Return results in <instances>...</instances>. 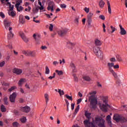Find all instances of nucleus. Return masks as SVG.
Here are the masks:
<instances>
[{
  "mask_svg": "<svg viewBox=\"0 0 127 127\" xmlns=\"http://www.w3.org/2000/svg\"><path fill=\"white\" fill-rule=\"evenodd\" d=\"M107 5L108 7V12L109 13H112V9L111 8V4L109 1H107Z\"/></svg>",
  "mask_w": 127,
  "mask_h": 127,
  "instance_id": "aec40b11",
  "label": "nucleus"
},
{
  "mask_svg": "<svg viewBox=\"0 0 127 127\" xmlns=\"http://www.w3.org/2000/svg\"><path fill=\"white\" fill-rule=\"evenodd\" d=\"M125 4L126 5V7H127V0H125Z\"/></svg>",
  "mask_w": 127,
  "mask_h": 127,
  "instance_id": "774afa93",
  "label": "nucleus"
},
{
  "mask_svg": "<svg viewBox=\"0 0 127 127\" xmlns=\"http://www.w3.org/2000/svg\"><path fill=\"white\" fill-rule=\"evenodd\" d=\"M20 93H22V94H23L24 93V90L22 88H20Z\"/></svg>",
  "mask_w": 127,
  "mask_h": 127,
  "instance_id": "338daca9",
  "label": "nucleus"
},
{
  "mask_svg": "<svg viewBox=\"0 0 127 127\" xmlns=\"http://www.w3.org/2000/svg\"><path fill=\"white\" fill-rule=\"evenodd\" d=\"M103 102L104 104H102L101 103H98V106L103 112H105L107 113L108 112V108L110 107V105L108 104V97H104L102 99Z\"/></svg>",
  "mask_w": 127,
  "mask_h": 127,
  "instance_id": "f257e3e1",
  "label": "nucleus"
},
{
  "mask_svg": "<svg viewBox=\"0 0 127 127\" xmlns=\"http://www.w3.org/2000/svg\"><path fill=\"white\" fill-rule=\"evenodd\" d=\"M67 31L66 29H64L62 30H60L58 32V34L60 35V36H64V35H66L67 34Z\"/></svg>",
  "mask_w": 127,
  "mask_h": 127,
  "instance_id": "1a4fd4ad",
  "label": "nucleus"
},
{
  "mask_svg": "<svg viewBox=\"0 0 127 127\" xmlns=\"http://www.w3.org/2000/svg\"><path fill=\"white\" fill-rule=\"evenodd\" d=\"M75 44L71 43V42H67V47L68 48H72V47L74 46Z\"/></svg>",
  "mask_w": 127,
  "mask_h": 127,
  "instance_id": "a878e982",
  "label": "nucleus"
},
{
  "mask_svg": "<svg viewBox=\"0 0 127 127\" xmlns=\"http://www.w3.org/2000/svg\"><path fill=\"white\" fill-rule=\"evenodd\" d=\"M0 110H1V112H6V111L5 107H4L3 105H2L1 106Z\"/></svg>",
  "mask_w": 127,
  "mask_h": 127,
  "instance_id": "c85d7f7f",
  "label": "nucleus"
},
{
  "mask_svg": "<svg viewBox=\"0 0 127 127\" xmlns=\"http://www.w3.org/2000/svg\"><path fill=\"white\" fill-rule=\"evenodd\" d=\"M95 45H96V46H101V45H102V42L101 41L96 39L95 40Z\"/></svg>",
  "mask_w": 127,
  "mask_h": 127,
  "instance_id": "412c9836",
  "label": "nucleus"
},
{
  "mask_svg": "<svg viewBox=\"0 0 127 127\" xmlns=\"http://www.w3.org/2000/svg\"><path fill=\"white\" fill-rule=\"evenodd\" d=\"M23 82H24V80H23V79H20V80L19 81V82H18L19 86H22Z\"/></svg>",
  "mask_w": 127,
  "mask_h": 127,
  "instance_id": "e433bc0d",
  "label": "nucleus"
},
{
  "mask_svg": "<svg viewBox=\"0 0 127 127\" xmlns=\"http://www.w3.org/2000/svg\"><path fill=\"white\" fill-rule=\"evenodd\" d=\"M56 73H57L59 76H61V75H63V71H62V70H56Z\"/></svg>",
  "mask_w": 127,
  "mask_h": 127,
  "instance_id": "cd10ccee",
  "label": "nucleus"
},
{
  "mask_svg": "<svg viewBox=\"0 0 127 127\" xmlns=\"http://www.w3.org/2000/svg\"><path fill=\"white\" fill-rule=\"evenodd\" d=\"M16 89V86H12L10 89H8L9 92H12L14 90H15Z\"/></svg>",
  "mask_w": 127,
  "mask_h": 127,
  "instance_id": "58836bf2",
  "label": "nucleus"
},
{
  "mask_svg": "<svg viewBox=\"0 0 127 127\" xmlns=\"http://www.w3.org/2000/svg\"><path fill=\"white\" fill-rule=\"evenodd\" d=\"M75 23L76 24H78L79 23V17H76L75 21H74Z\"/></svg>",
  "mask_w": 127,
  "mask_h": 127,
  "instance_id": "37998d69",
  "label": "nucleus"
},
{
  "mask_svg": "<svg viewBox=\"0 0 127 127\" xmlns=\"http://www.w3.org/2000/svg\"><path fill=\"white\" fill-rule=\"evenodd\" d=\"M49 29H50V31H52V30L53 29V25L52 24H50Z\"/></svg>",
  "mask_w": 127,
  "mask_h": 127,
  "instance_id": "603ef678",
  "label": "nucleus"
},
{
  "mask_svg": "<svg viewBox=\"0 0 127 127\" xmlns=\"http://www.w3.org/2000/svg\"><path fill=\"white\" fill-rule=\"evenodd\" d=\"M21 111L24 112V113H29L30 111V107L27 106L22 107L21 108Z\"/></svg>",
  "mask_w": 127,
  "mask_h": 127,
  "instance_id": "9b49d317",
  "label": "nucleus"
},
{
  "mask_svg": "<svg viewBox=\"0 0 127 127\" xmlns=\"http://www.w3.org/2000/svg\"><path fill=\"white\" fill-rule=\"evenodd\" d=\"M111 62H116V58H112L110 59Z\"/></svg>",
  "mask_w": 127,
  "mask_h": 127,
  "instance_id": "4d7b16f0",
  "label": "nucleus"
},
{
  "mask_svg": "<svg viewBox=\"0 0 127 127\" xmlns=\"http://www.w3.org/2000/svg\"><path fill=\"white\" fill-rule=\"evenodd\" d=\"M45 99L46 100V104L47 105L48 104V102L49 101V96H48V94L47 93H46L45 94Z\"/></svg>",
  "mask_w": 127,
  "mask_h": 127,
  "instance_id": "b1692460",
  "label": "nucleus"
},
{
  "mask_svg": "<svg viewBox=\"0 0 127 127\" xmlns=\"http://www.w3.org/2000/svg\"><path fill=\"white\" fill-rule=\"evenodd\" d=\"M28 8H25V11H30V10H31V7L29 6L28 7Z\"/></svg>",
  "mask_w": 127,
  "mask_h": 127,
  "instance_id": "3c124183",
  "label": "nucleus"
},
{
  "mask_svg": "<svg viewBox=\"0 0 127 127\" xmlns=\"http://www.w3.org/2000/svg\"><path fill=\"white\" fill-rule=\"evenodd\" d=\"M106 119L107 121L111 120V116L110 115L107 116Z\"/></svg>",
  "mask_w": 127,
  "mask_h": 127,
  "instance_id": "0e129e2a",
  "label": "nucleus"
},
{
  "mask_svg": "<svg viewBox=\"0 0 127 127\" xmlns=\"http://www.w3.org/2000/svg\"><path fill=\"white\" fill-rule=\"evenodd\" d=\"M13 72H14L15 74H16L17 75H20V74L22 73V70L15 68L13 70Z\"/></svg>",
  "mask_w": 127,
  "mask_h": 127,
  "instance_id": "4468645a",
  "label": "nucleus"
},
{
  "mask_svg": "<svg viewBox=\"0 0 127 127\" xmlns=\"http://www.w3.org/2000/svg\"><path fill=\"white\" fill-rule=\"evenodd\" d=\"M33 37L34 39H35V40H37V37H39V35H38L37 36L36 34H34L33 35Z\"/></svg>",
  "mask_w": 127,
  "mask_h": 127,
  "instance_id": "79ce46f5",
  "label": "nucleus"
},
{
  "mask_svg": "<svg viewBox=\"0 0 127 127\" xmlns=\"http://www.w3.org/2000/svg\"><path fill=\"white\" fill-rule=\"evenodd\" d=\"M119 26L121 30L120 34H121V35H126V34H127V31L125 30V28H123L122 25H119Z\"/></svg>",
  "mask_w": 127,
  "mask_h": 127,
  "instance_id": "ddd939ff",
  "label": "nucleus"
},
{
  "mask_svg": "<svg viewBox=\"0 0 127 127\" xmlns=\"http://www.w3.org/2000/svg\"><path fill=\"white\" fill-rule=\"evenodd\" d=\"M25 86L27 89H29V90L30 89V87H29V85L27 84V83L26 84Z\"/></svg>",
  "mask_w": 127,
  "mask_h": 127,
  "instance_id": "69168bd1",
  "label": "nucleus"
},
{
  "mask_svg": "<svg viewBox=\"0 0 127 127\" xmlns=\"http://www.w3.org/2000/svg\"><path fill=\"white\" fill-rule=\"evenodd\" d=\"M99 18H100V19H102V20H105V16H104L103 15H100L99 16Z\"/></svg>",
  "mask_w": 127,
  "mask_h": 127,
  "instance_id": "09e8293b",
  "label": "nucleus"
},
{
  "mask_svg": "<svg viewBox=\"0 0 127 127\" xmlns=\"http://www.w3.org/2000/svg\"><path fill=\"white\" fill-rule=\"evenodd\" d=\"M5 65V61H2L0 62V67H2L3 66Z\"/></svg>",
  "mask_w": 127,
  "mask_h": 127,
  "instance_id": "4c0bfd02",
  "label": "nucleus"
},
{
  "mask_svg": "<svg viewBox=\"0 0 127 127\" xmlns=\"http://www.w3.org/2000/svg\"><path fill=\"white\" fill-rule=\"evenodd\" d=\"M41 49H42V50H45L46 49H47V47H46V46H42L41 47Z\"/></svg>",
  "mask_w": 127,
  "mask_h": 127,
  "instance_id": "864d4df0",
  "label": "nucleus"
},
{
  "mask_svg": "<svg viewBox=\"0 0 127 127\" xmlns=\"http://www.w3.org/2000/svg\"><path fill=\"white\" fill-rule=\"evenodd\" d=\"M9 32L8 34V39H11L12 37H13V34L12 33V28L9 27Z\"/></svg>",
  "mask_w": 127,
  "mask_h": 127,
  "instance_id": "9d476101",
  "label": "nucleus"
},
{
  "mask_svg": "<svg viewBox=\"0 0 127 127\" xmlns=\"http://www.w3.org/2000/svg\"><path fill=\"white\" fill-rule=\"evenodd\" d=\"M64 97H66V99H67L68 100H69L70 101H72L73 100L72 96H70L68 95H64Z\"/></svg>",
  "mask_w": 127,
  "mask_h": 127,
  "instance_id": "f704fd0d",
  "label": "nucleus"
},
{
  "mask_svg": "<svg viewBox=\"0 0 127 127\" xmlns=\"http://www.w3.org/2000/svg\"><path fill=\"white\" fill-rule=\"evenodd\" d=\"M8 4H10V11L8 12V14L10 16H11L12 17H14V16H15L16 15V13H15V11H13V6H12L11 7V4H10V3L8 2Z\"/></svg>",
  "mask_w": 127,
  "mask_h": 127,
  "instance_id": "423d86ee",
  "label": "nucleus"
},
{
  "mask_svg": "<svg viewBox=\"0 0 127 127\" xmlns=\"http://www.w3.org/2000/svg\"><path fill=\"white\" fill-rule=\"evenodd\" d=\"M54 7V5L52 3H50L48 5V6L47 7L48 10H50L52 12H53L54 11V9H53V7Z\"/></svg>",
  "mask_w": 127,
  "mask_h": 127,
  "instance_id": "dca6fc26",
  "label": "nucleus"
},
{
  "mask_svg": "<svg viewBox=\"0 0 127 127\" xmlns=\"http://www.w3.org/2000/svg\"><path fill=\"white\" fill-rule=\"evenodd\" d=\"M113 67L114 68V69H119V68H120V65H119V64H117L113 66Z\"/></svg>",
  "mask_w": 127,
  "mask_h": 127,
  "instance_id": "5fc2aeb1",
  "label": "nucleus"
},
{
  "mask_svg": "<svg viewBox=\"0 0 127 127\" xmlns=\"http://www.w3.org/2000/svg\"><path fill=\"white\" fill-rule=\"evenodd\" d=\"M61 7L62 8H66V5L64 4H61Z\"/></svg>",
  "mask_w": 127,
  "mask_h": 127,
  "instance_id": "13d9d810",
  "label": "nucleus"
},
{
  "mask_svg": "<svg viewBox=\"0 0 127 127\" xmlns=\"http://www.w3.org/2000/svg\"><path fill=\"white\" fill-rule=\"evenodd\" d=\"M71 107L72 111H73L74 110V108H75V104L72 103L71 104Z\"/></svg>",
  "mask_w": 127,
  "mask_h": 127,
  "instance_id": "bf43d9fd",
  "label": "nucleus"
},
{
  "mask_svg": "<svg viewBox=\"0 0 127 127\" xmlns=\"http://www.w3.org/2000/svg\"><path fill=\"white\" fill-rule=\"evenodd\" d=\"M0 16H1V17H2V18H4V17H5L4 14H3V13H2V12H0Z\"/></svg>",
  "mask_w": 127,
  "mask_h": 127,
  "instance_id": "8fccbe9b",
  "label": "nucleus"
},
{
  "mask_svg": "<svg viewBox=\"0 0 127 127\" xmlns=\"http://www.w3.org/2000/svg\"><path fill=\"white\" fill-rule=\"evenodd\" d=\"M111 28L112 29V32L111 33H113L116 31V28L113 27V26H111Z\"/></svg>",
  "mask_w": 127,
  "mask_h": 127,
  "instance_id": "de8ad7c7",
  "label": "nucleus"
},
{
  "mask_svg": "<svg viewBox=\"0 0 127 127\" xmlns=\"http://www.w3.org/2000/svg\"><path fill=\"white\" fill-rule=\"evenodd\" d=\"M14 114L17 116L18 115V111L17 110H14Z\"/></svg>",
  "mask_w": 127,
  "mask_h": 127,
  "instance_id": "e2e57ef3",
  "label": "nucleus"
},
{
  "mask_svg": "<svg viewBox=\"0 0 127 127\" xmlns=\"http://www.w3.org/2000/svg\"><path fill=\"white\" fill-rule=\"evenodd\" d=\"M91 115H92L91 113H88V112L87 111L85 112V116L88 120H90V119H91Z\"/></svg>",
  "mask_w": 127,
  "mask_h": 127,
  "instance_id": "6ab92c4d",
  "label": "nucleus"
},
{
  "mask_svg": "<svg viewBox=\"0 0 127 127\" xmlns=\"http://www.w3.org/2000/svg\"><path fill=\"white\" fill-rule=\"evenodd\" d=\"M83 79L85 81H91V78L90 77H89V76H88V75L83 76Z\"/></svg>",
  "mask_w": 127,
  "mask_h": 127,
  "instance_id": "4be33fe9",
  "label": "nucleus"
},
{
  "mask_svg": "<svg viewBox=\"0 0 127 127\" xmlns=\"http://www.w3.org/2000/svg\"><path fill=\"white\" fill-rule=\"evenodd\" d=\"M104 5H105V2L103 0H100L99 2L100 7H104Z\"/></svg>",
  "mask_w": 127,
  "mask_h": 127,
  "instance_id": "bb28decb",
  "label": "nucleus"
},
{
  "mask_svg": "<svg viewBox=\"0 0 127 127\" xmlns=\"http://www.w3.org/2000/svg\"><path fill=\"white\" fill-rule=\"evenodd\" d=\"M90 100H91L90 105L91 108H92V109H95L96 105L98 104L97 98H96L94 95H91L90 97Z\"/></svg>",
  "mask_w": 127,
  "mask_h": 127,
  "instance_id": "20e7f679",
  "label": "nucleus"
},
{
  "mask_svg": "<svg viewBox=\"0 0 127 127\" xmlns=\"http://www.w3.org/2000/svg\"><path fill=\"white\" fill-rule=\"evenodd\" d=\"M58 92H59L60 96L64 95V91H63V90L61 91V89H59Z\"/></svg>",
  "mask_w": 127,
  "mask_h": 127,
  "instance_id": "a19ab883",
  "label": "nucleus"
},
{
  "mask_svg": "<svg viewBox=\"0 0 127 127\" xmlns=\"http://www.w3.org/2000/svg\"><path fill=\"white\" fill-rule=\"evenodd\" d=\"M93 15H94V14L91 12H90L87 15V22H88L89 25H90L91 24V23H92V17H93Z\"/></svg>",
  "mask_w": 127,
  "mask_h": 127,
  "instance_id": "6e6552de",
  "label": "nucleus"
},
{
  "mask_svg": "<svg viewBox=\"0 0 127 127\" xmlns=\"http://www.w3.org/2000/svg\"><path fill=\"white\" fill-rule=\"evenodd\" d=\"M16 8H17V10L18 11H22V10L23 9V7L21 6H18L17 7H16Z\"/></svg>",
  "mask_w": 127,
  "mask_h": 127,
  "instance_id": "c9c22d12",
  "label": "nucleus"
},
{
  "mask_svg": "<svg viewBox=\"0 0 127 127\" xmlns=\"http://www.w3.org/2000/svg\"><path fill=\"white\" fill-rule=\"evenodd\" d=\"M116 58H117L118 61H119V62L122 61V58H121V57H120V56H119V55L116 56Z\"/></svg>",
  "mask_w": 127,
  "mask_h": 127,
  "instance_id": "c03bdc74",
  "label": "nucleus"
},
{
  "mask_svg": "<svg viewBox=\"0 0 127 127\" xmlns=\"http://www.w3.org/2000/svg\"><path fill=\"white\" fill-rule=\"evenodd\" d=\"M110 72H111V74H112L114 78H115L116 79L118 78V75L117 74V73H116V72H115V71H114L113 69H112V70H110Z\"/></svg>",
  "mask_w": 127,
  "mask_h": 127,
  "instance_id": "5701e85b",
  "label": "nucleus"
},
{
  "mask_svg": "<svg viewBox=\"0 0 127 127\" xmlns=\"http://www.w3.org/2000/svg\"><path fill=\"white\" fill-rule=\"evenodd\" d=\"M12 126L13 127H19V124L17 122H15L12 123Z\"/></svg>",
  "mask_w": 127,
  "mask_h": 127,
  "instance_id": "c756f323",
  "label": "nucleus"
},
{
  "mask_svg": "<svg viewBox=\"0 0 127 127\" xmlns=\"http://www.w3.org/2000/svg\"><path fill=\"white\" fill-rule=\"evenodd\" d=\"M31 91L34 92H37V86L35 85L33 86Z\"/></svg>",
  "mask_w": 127,
  "mask_h": 127,
  "instance_id": "2f4dec72",
  "label": "nucleus"
},
{
  "mask_svg": "<svg viewBox=\"0 0 127 127\" xmlns=\"http://www.w3.org/2000/svg\"><path fill=\"white\" fill-rule=\"evenodd\" d=\"M70 67H71L72 72L73 73L76 72L77 71L76 70V66H75V64L73 63H71L70 64Z\"/></svg>",
  "mask_w": 127,
  "mask_h": 127,
  "instance_id": "f3484780",
  "label": "nucleus"
},
{
  "mask_svg": "<svg viewBox=\"0 0 127 127\" xmlns=\"http://www.w3.org/2000/svg\"><path fill=\"white\" fill-rule=\"evenodd\" d=\"M4 25L5 28L7 29V28L10 26V22L6 19L4 20Z\"/></svg>",
  "mask_w": 127,
  "mask_h": 127,
  "instance_id": "f8f14e48",
  "label": "nucleus"
},
{
  "mask_svg": "<svg viewBox=\"0 0 127 127\" xmlns=\"http://www.w3.org/2000/svg\"><path fill=\"white\" fill-rule=\"evenodd\" d=\"M40 6L41 7H39L40 10H43V9H44V7L43 5H41Z\"/></svg>",
  "mask_w": 127,
  "mask_h": 127,
  "instance_id": "052dcab7",
  "label": "nucleus"
},
{
  "mask_svg": "<svg viewBox=\"0 0 127 127\" xmlns=\"http://www.w3.org/2000/svg\"><path fill=\"white\" fill-rule=\"evenodd\" d=\"M50 72V70H49V68H48V66H46V74H49Z\"/></svg>",
  "mask_w": 127,
  "mask_h": 127,
  "instance_id": "ea45409f",
  "label": "nucleus"
},
{
  "mask_svg": "<svg viewBox=\"0 0 127 127\" xmlns=\"http://www.w3.org/2000/svg\"><path fill=\"white\" fill-rule=\"evenodd\" d=\"M73 77L74 78V81H75V82H78V77L76 76V75L73 74Z\"/></svg>",
  "mask_w": 127,
  "mask_h": 127,
  "instance_id": "a18cd8bd",
  "label": "nucleus"
},
{
  "mask_svg": "<svg viewBox=\"0 0 127 127\" xmlns=\"http://www.w3.org/2000/svg\"><path fill=\"white\" fill-rule=\"evenodd\" d=\"M113 120L117 123H119V122H121V123H127V119L119 114H115L113 117Z\"/></svg>",
  "mask_w": 127,
  "mask_h": 127,
  "instance_id": "f03ea898",
  "label": "nucleus"
},
{
  "mask_svg": "<svg viewBox=\"0 0 127 127\" xmlns=\"http://www.w3.org/2000/svg\"><path fill=\"white\" fill-rule=\"evenodd\" d=\"M20 36H21L22 39L25 42H28V39L25 37L24 35V33H20Z\"/></svg>",
  "mask_w": 127,
  "mask_h": 127,
  "instance_id": "2eb2a0df",
  "label": "nucleus"
},
{
  "mask_svg": "<svg viewBox=\"0 0 127 127\" xmlns=\"http://www.w3.org/2000/svg\"><path fill=\"white\" fill-rule=\"evenodd\" d=\"M22 53L23 54L26 56H31L32 57H34V56H35V54H36V53L35 51L32 52L30 51H23Z\"/></svg>",
  "mask_w": 127,
  "mask_h": 127,
  "instance_id": "39448f33",
  "label": "nucleus"
},
{
  "mask_svg": "<svg viewBox=\"0 0 127 127\" xmlns=\"http://www.w3.org/2000/svg\"><path fill=\"white\" fill-rule=\"evenodd\" d=\"M22 3V0H17L15 5V7H17L20 5V3Z\"/></svg>",
  "mask_w": 127,
  "mask_h": 127,
  "instance_id": "393cba45",
  "label": "nucleus"
},
{
  "mask_svg": "<svg viewBox=\"0 0 127 127\" xmlns=\"http://www.w3.org/2000/svg\"><path fill=\"white\" fill-rule=\"evenodd\" d=\"M114 65H115V64L113 63H108L107 64V66L108 67L109 71H112V70H113V68H112V67H114Z\"/></svg>",
  "mask_w": 127,
  "mask_h": 127,
  "instance_id": "a211bd4d",
  "label": "nucleus"
},
{
  "mask_svg": "<svg viewBox=\"0 0 127 127\" xmlns=\"http://www.w3.org/2000/svg\"><path fill=\"white\" fill-rule=\"evenodd\" d=\"M20 121L22 123H24L26 122V117H23V118L20 119Z\"/></svg>",
  "mask_w": 127,
  "mask_h": 127,
  "instance_id": "473e14b6",
  "label": "nucleus"
},
{
  "mask_svg": "<svg viewBox=\"0 0 127 127\" xmlns=\"http://www.w3.org/2000/svg\"><path fill=\"white\" fill-rule=\"evenodd\" d=\"M15 98H16V93L13 92L9 96V100L11 103H14L15 102Z\"/></svg>",
  "mask_w": 127,
  "mask_h": 127,
  "instance_id": "0eeeda50",
  "label": "nucleus"
},
{
  "mask_svg": "<svg viewBox=\"0 0 127 127\" xmlns=\"http://www.w3.org/2000/svg\"><path fill=\"white\" fill-rule=\"evenodd\" d=\"M7 97H4L3 99V102L4 103V105H7L8 104V101H7Z\"/></svg>",
  "mask_w": 127,
  "mask_h": 127,
  "instance_id": "72a5a7b5",
  "label": "nucleus"
},
{
  "mask_svg": "<svg viewBox=\"0 0 127 127\" xmlns=\"http://www.w3.org/2000/svg\"><path fill=\"white\" fill-rule=\"evenodd\" d=\"M81 102H82V99H78L77 100V105H79V104H80V103H81Z\"/></svg>",
  "mask_w": 127,
  "mask_h": 127,
  "instance_id": "680f3d73",
  "label": "nucleus"
},
{
  "mask_svg": "<svg viewBox=\"0 0 127 127\" xmlns=\"http://www.w3.org/2000/svg\"><path fill=\"white\" fill-rule=\"evenodd\" d=\"M79 109H80V105H78L74 110V115H76L78 112H79Z\"/></svg>",
  "mask_w": 127,
  "mask_h": 127,
  "instance_id": "7c9ffc66",
  "label": "nucleus"
},
{
  "mask_svg": "<svg viewBox=\"0 0 127 127\" xmlns=\"http://www.w3.org/2000/svg\"><path fill=\"white\" fill-rule=\"evenodd\" d=\"M53 64L55 66H56V65H58V64H59V62H58L57 61H55V62H53Z\"/></svg>",
  "mask_w": 127,
  "mask_h": 127,
  "instance_id": "6e6d98bb",
  "label": "nucleus"
},
{
  "mask_svg": "<svg viewBox=\"0 0 127 127\" xmlns=\"http://www.w3.org/2000/svg\"><path fill=\"white\" fill-rule=\"evenodd\" d=\"M84 10L86 13H88L90 11V9L89 8L85 7Z\"/></svg>",
  "mask_w": 127,
  "mask_h": 127,
  "instance_id": "49530a36",
  "label": "nucleus"
},
{
  "mask_svg": "<svg viewBox=\"0 0 127 127\" xmlns=\"http://www.w3.org/2000/svg\"><path fill=\"white\" fill-rule=\"evenodd\" d=\"M93 51L98 58L103 59V56L104 55L103 54V52L101 51V50L99 47H95L93 49Z\"/></svg>",
  "mask_w": 127,
  "mask_h": 127,
  "instance_id": "7ed1b4c3",
  "label": "nucleus"
}]
</instances>
